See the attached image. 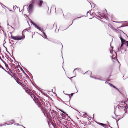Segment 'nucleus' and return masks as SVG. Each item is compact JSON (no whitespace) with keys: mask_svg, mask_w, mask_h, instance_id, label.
<instances>
[{"mask_svg":"<svg viewBox=\"0 0 128 128\" xmlns=\"http://www.w3.org/2000/svg\"><path fill=\"white\" fill-rule=\"evenodd\" d=\"M112 48L110 50V54H112V59L116 60L117 58V54L114 51H113V47H112Z\"/></svg>","mask_w":128,"mask_h":128,"instance_id":"f257e3e1","label":"nucleus"},{"mask_svg":"<svg viewBox=\"0 0 128 128\" xmlns=\"http://www.w3.org/2000/svg\"><path fill=\"white\" fill-rule=\"evenodd\" d=\"M11 37L13 39L15 40H20L22 39H24L25 38V36H11Z\"/></svg>","mask_w":128,"mask_h":128,"instance_id":"f03ea898","label":"nucleus"},{"mask_svg":"<svg viewBox=\"0 0 128 128\" xmlns=\"http://www.w3.org/2000/svg\"><path fill=\"white\" fill-rule=\"evenodd\" d=\"M49 112H48V113L50 115V114L51 113L52 116L54 117H57V114H58L57 112L55 111L54 110H52L50 109H49Z\"/></svg>","mask_w":128,"mask_h":128,"instance_id":"7ed1b4c3","label":"nucleus"},{"mask_svg":"<svg viewBox=\"0 0 128 128\" xmlns=\"http://www.w3.org/2000/svg\"><path fill=\"white\" fill-rule=\"evenodd\" d=\"M32 4H30L29 6L27 8V10L29 14L31 13L33 10V5L32 4Z\"/></svg>","mask_w":128,"mask_h":128,"instance_id":"20e7f679","label":"nucleus"},{"mask_svg":"<svg viewBox=\"0 0 128 128\" xmlns=\"http://www.w3.org/2000/svg\"><path fill=\"white\" fill-rule=\"evenodd\" d=\"M29 20L30 21L31 23H32V25L35 27L36 28H37V29L41 31V32H42V31L43 30L42 28L38 27L37 25H36L32 21V20L30 19H29Z\"/></svg>","mask_w":128,"mask_h":128,"instance_id":"39448f33","label":"nucleus"},{"mask_svg":"<svg viewBox=\"0 0 128 128\" xmlns=\"http://www.w3.org/2000/svg\"><path fill=\"white\" fill-rule=\"evenodd\" d=\"M43 33V34L42 35V36L44 38L48 40V39L47 37V36L46 34L44 32H42Z\"/></svg>","mask_w":128,"mask_h":128,"instance_id":"423d86ee","label":"nucleus"},{"mask_svg":"<svg viewBox=\"0 0 128 128\" xmlns=\"http://www.w3.org/2000/svg\"><path fill=\"white\" fill-rule=\"evenodd\" d=\"M38 106L40 108L41 110H42L43 109V108L42 107V104L40 102H38V103L37 104Z\"/></svg>","mask_w":128,"mask_h":128,"instance_id":"0eeeda50","label":"nucleus"},{"mask_svg":"<svg viewBox=\"0 0 128 128\" xmlns=\"http://www.w3.org/2000/svg\"><path fill=\"white\" fill-rule=\"evenodd\" d=\"M10 121H12V122H10V124H7L6 123H5L4 124H3L4 125V126H6V125H9V124H12L13 122H14V120H12Z\"/></svg>","mask_w":128,"mask_h":128,"instance_id":"6e6552de","label":"nucleus"},{"mask_svg":"<svg viewBox=\"0 0 128 128\" xmlns=\"http://www.w3.org/2000/svg\"><path fill=\"white\" fill-rule=\"evenodd\" d=\"M110 28L112 29L114 31L116 32H117V30H116L114 27L112 25L110 24Z\"/></svg>","mask_w":128,"mask_h":128,"instance_id":"1a4fd4ad","label":"nucleus"},{"mask_svg":"<svg viewBox=\"0 0 128 128\" xmlns=\"http://www.w3.org/2000/svg\"><path fill=\"white\" fill-rule=\"evenodd\" d=\"M95 14L98 17L100 18H102L100 16H101V17H103V16H102L101 15H100V14L98 12H96L95 13Z\"/></svg>","mask_w":128,"mask_h":128,"instance_id":"9d476101","label":"nucleus"},{"mask_svg":"<svg viewBox=\"0 0 128 128\" xmlns=\"http://www.w3.org/2000/svg\"><path fill=\"white\" fill-rule=\"evenodd\" d=\"M90 77H91V78H94L95 79H98V80H103L102 79H101V78H96V77H94L92 76L91 75H90Z\"/></svg>","mask_w":128,"mask_h":128,"instance_id":"9b49d317","label":"nucleus"},{"mask_svg":"<svg viewBox=\"0 0 128 128\" xmlns=\"http://www.w3.org/2000/svg\"><path fill=\"white\" fill-rule=\"evenodd\" d=\"M28 30V29H26L23 30V31L22 32V36H24V33L25 32H26L27 30Z\"/></svg>","mask_w":128,"mask_h":128,"instance_id":"f8f14e48","label":"nucleus"},{"mask_svg":"<svg viewBox=\"0 0 128 128\" xmlns=\"http://www.w3.org/2000/svg\"><path fill=\"white\" fill-rule=\"evenodd\" d=\"M61 115L62 116V118L64 119L66 118V116L64 114H61Z\"/></svg>","mask_w":128,"mask_h":128,"instance_id":"ddd939ff","label":"nucleus"},{"mask_svg":"<svg viewBox=\"0 0 128 128\" xmlns=\"http://www.w3.org/2000/svg\"><path fill=\"white\" fill-rule=\"evenodd\" d=\"M121 43H126V41H127L125 40L123 38L121 40Z\"/></svg>","mask_w":128,"mask_h":128,"instance_id":"4468645a","label":"nucleus"},{"mask_svg":"<svg viewBox=\"0 0 128 128\" xmlns=\"http://www.w3.org/2000/svg\"><path fill=\"white\" fill-rule=\"evenodd\" d=\"M40 3H39V5L40 6H42V4L43 2V1L42 0H40L39 1Z\"/></svg>","mask_w":128,"mask_h":128,"instance_id":"2eb2a0df","label":"nucleus"},{"mask_svg":"<svg viewBox=\"0 0 128 128\" xmlns=\"http://www.w3.org/2000/svg\"><path fill=\"white\" fill-rule=\"evenodd\" d=\"M115 22L116 23L125 22H126L128 24V21H126L124 22Z\"/></svg>","mask_w":128,"mask_h":128,"instance_id":"dca6fc26","label":"nucleus"},{"mask_svg":"<svg viewBox=\"0 0 128 128\" xmlns=\"http://www.w3.org/2000/svg\"><path fill=\"white\" fill-rule=\"evenodd\" d=\"M101 126H102V127H104V128H107L106 127V125L102 123V125H101Z\"/></svg>","mask_w":128,"mask_h":128,"instance_id":"f3484780","label":"nucleus"},{"mask_svg":"<svg viewBox=\"0 0 128 128\" xmlns=\"http://www.w3.org/2000/svg\"><path fill=\"white\" fill-rule=\"evenodd\" d=\"M57 23L56 22H55L53 25V27L54 28V27H55V28H56L57 26Z\"/></svg>","mask_w":128,"mask_h":128,"instance_id":"a211bd4d","label":"nucleus"},{"mask_svg":"<svg viewBox=\"0 0 128 128\" xmlns=\"http://www.w3.org/2000/svg\"><path fill=\"white\" fill-rule=\"evenodd\" d=\"M86 116H88L87 114L85 112H84L83 114V116L84 117H86Z\"/></svg>","mask_w":128,"mask_h":128,"instance_id":"6ab92c4d","label":"nucleus"},{"mask_svg":"<svg viewBox=\"0 0 128 128\" xmlns=\"http://www.w3.org/2000/svg\"><path fill=\"white\" fill-rule=\"evenodd\" d=\"M109 84L112 87L114 88H116V87L115 86L111 83H109Z\"/></svg>","mask_w":128,"mask_h":128,"instance_id":"aec40b11","label":"nucleus"},{"mask_svg":"<svg viewBox=\"0 0 128 128\" xmlns=\"http://www.w3.org/2000/svg\"><path fill=\"white\" fill-rule=\"evenodd\" d=\"M124 107V108H125V106H123L122 105V104H120L119 106L118 107V108H120V107Z\"/></svg>","mask_w":128,"mask_h":128,"instance_id":"412c9836","label":"nucleus"},{"mask_svg":"<svg viewBox=\"0 0 128 128\" xmlns=\"http://www.w3.org/2000/svg\"><path fill=\"white\" fill-rule=\"evenodd\" d=\"M88 72H90V73L91 74L90 75H91L92 74V72H91L90 71H88L86 72L85 73H84V74H86Z\"/></svg>","mask_w":128,"mask_h":128,"instance_id":"4be33fe9","label":"nucleus"},{"mask_svg":"<svg viewBox=\"0 0 128 128\" xmlns=\"http://www.w3.org/2000/svg\"><path fill=\"white\" fill-rule=\"evenodd\" d=\"M80 69H81V68H76L74 69V70L73 71V72H74L76 70H80Z\"/></svg>","mask_w":128,"mask_h":128,"instance_id":"5701e85b","label":"nucleus"},{"mask_svg":"<svg viewBox=\"0 0 128 128\" xmlns=\"http://www.w3.org/2000/svg\"><path fill=\"white\" fill-rule=\"evenodd\" d=\"M124 44H125L124 43H121V46H120V48L121 50L122 49V48H121L123 46V45Z\"/></svg>","mask_w":128,"mask_h":128,"instance_id":"b1692460","label":"nucleus"},{"mask_svg":"<svg viewBox=\"0 0 128 128\" xmlns=\"http://www.w3.org/2000/svg\"><path fill=\"white\" fill-rule=\"evenodd\" d=\"M125 44L128 47V41H127L126 43H125Z\"/></svg>","mask_w":128,"mask_h":128,"instance_id":"393cba45","label":"nucleus"},{"mask_svg":"<svg viewBox=\"0 0 128 128\" xmlns=\"http://www.w3.org/2000/svg\"><path fill=\"white\" fill-rule=\"evenodd\" d=\"M78 92V90H77V91H76V92L74 93H72L71 94H70V95H70V96H72L74 94L77 93Z\"/></svg>","mask_w":128,"mask_h":128,"instance_id":"a878e982","label":"nucleus"},{"mask_svg":"<svg viewBox=\"0 0 128 128\" xmlns=\"http://www.w3.org/2000/svg\"><path fill=\"white\" fill-rule=\"evenodd\" d=\"M115 88L116 90H117L119 92L120 94L121 93V92H120V91L116 87V88Z\"/></svg>","mask_w":128,"mask_h":128,"instance_id":"bb28decb","label":"nucleus"},{"mask_svg":"<svg viewBox=\"0 0 128 128\" xmlns=\"http://www.w3.org/2000/svg\"><path fill=\"white\" fill-rule=\"evenodd\" d=\"M115 88L116 90H117L119 92L120 94L121 93V92H120V91L116 87V88Z\"/></svg>","mask_w":128,"mask_h":128,"instance_id":"cd10ccee","label":"nucleus"},{"mask_svg":"<svg viewBox=\"0 0 128 128\" xmlns=\"http://www.w3.org/2000/svg\"><path fill=\"white\" fill-rule=\"evenodd\" d=\"M120 30L121 31H122L124 33V34L126 35V36L128 38V36H127V34H125V33H124L123 32V31H122V30Z\"/></svg>","mask_w":128,"mask_h":128,"instance_id":"c85d7f7f","label":"nucleus"},{"mask_svg":"<svg viewBox=\"0 0 128 128\" xmlns=\"http://www.w3.org/2000/svg\"><path fill=\"white\" fill-rule=\"evenodd\" d=\"M99 125H100V126H101V125H102V123H100V122H96Z\"/></svg>","mask_w":128,"mask_h":128,"instance_id":"c756f323","label":"nucleus"},{"mask_svg":"<svg viewBox=\"0 0 128 128\" xmlns=\"http://www.w3.org/2000/svg\"><path fill=\"white\" fill-rule=\"evenodd\" d=\"M1 61H2V62L4 64H6V62L4 61L1 58L0 59Z\"/></svg>","mask_w":128,"mask_h":128,"instance_id":"7c9ffc66","label":"nucleus"},{"mask_svg":"<svg viewBox=\"0 0 128 128\" xmlns=\"http://www.w3.org/2000/svg\"><path fill=\"white\" fill-rule=\"evenodd\" d=\"M16 82H17V83L19 84H20V85H21L22 84V83L20 82H18V81H17L16 80Z\"/></svg>","mask_w":128,"mask_h":128,"instance_id":"2f4dec72","label":"nucleus"},{"mask_svg":"<svg viewBox=\"0 0 128 128\" xmlns=\"http://www.w3.org/2000/svg\"><path fill=\"white\" fill-rule=\"evenodd\" d=\"M76 76V75L75 76H73V77H71V78H69V77H68V78H69V79H70V80H72L71 79V78H74V77H75Z\"/></svg>","mask_w":128,"mask_h":128,"instance_id":"473e14b6","label":"nucleus"},{"mask_svg":"<svg viewBox=\"0 0 128 128\" xmlns=\"http://www.w3.org/2000/svg\"><path fill=\"white\" fill-rule=\"evenodd\" d=\"M92 6H93L94 7H95L96 6V4L93 3V2H92Z\"/></svg>","mask_w":128,"mask_h":128,"instance_id":"72a5a7b5","label":"nucleus"},{"mask_svg":"<svg viewBox=\"0 0 128 128\" xmlns=\"http://www.w3.org/2000/svg\"><path fill=\"white\" fill-rule=\"evenodd\" d=\"M128 26V25H124V26H121L120 27H120L126 26Z\"/></svg>","mask_w":128,"mask_h":128,"instance_id":"f704fd0d","label":"nucleus"},{"mask_svg":"<svg viewBox=\"0 0 128 128\" xmlns=\"http://www.w3.org/2000/svg\"><path fill=\"white\" fill-rule=\"evenodd\" d=\"M88 13H89L90 15H91L90 13V11H88V12H87V15H88Z\"/></svg>","mask_w":128,"mask_h":128,"instance_id":"c9c22d12","label":"nucleus"},{"mask_svg":"<svg viewBox=\"0 0 128 128\" xmlns=\"http://www.w3.org/2000/svg\"><path fill=\"white\" fill-rule=\"evenodd\" d=\"M114 114L116 116V114L115 113V112L116 111V108L115 107H114Z\"/></svg>","mask_w":128,"mask_h":128,"instance_id":"e433bc0d","label":"nucleus"},{"mask_svg":"<svg viewBox=\"0 0 128 128\" xmlns=\"http://www.w3.org/2000/svg\"><path fill=\"white\" fill-rule=\"evenodd\" d=\"M120 40H122V39L123 38H122V36H121V35H120Z\"/></svg>","mask_w":128,"mask_h":128,"instance_id":"4c0bfd02","label":"nucleus"},{"mask_svg":"<svg viewBox=\"0 0 128 128\" xmlns=\"http://www.w3.org/2000/svg\"><path fill=\"white\" fill-rule=\"evenodd\" d=\"M34 100V101L35 103V104H38V102H37V101H35Z\"/></svg>","mask_w":128,"mask_h":128,"instance_id":"58836bf2","label":"nucleus"},{"mask_svg":"<svg viewBox=\"0 0 128 128\" xmlns=\"http://www.w3.org/2000/svg\"><path fill=\"white\" fill-rule=\"evenodd\" d=\"M5 66L6 67H8V65L6 64H6H4Z\"/></svg>","mask_w":128,"mask_h":128,"instance_id":"ea45409f","label":"nucleus"},{"mask_svg":"<svg viewBox=\"0 0 128 128\" xmlns=\"http://www.w3.org/2000/svg\"><path fill=\"white\" fill-rule=\"evenodd\" d=\"M16 6H14L13 7V8L14 10H15L16 9Z\"/></svg>","mask_w":128,"mask_h":128,"instance_id":"a19ab883","label":"nucleus"},{"mask_svg":"<svg viewBox=\"0 0 128 128\" xmlns=\"http://www.w3.org/2000/svg\"><path fill=\"white\" fill-rule=\"evenodd\" d=\"M76 20V19H74V20H73L72 21V24H71L70 25V26H68V27L66 28V29H67L68 28V27H69V26H70V25H71L72 24V23H73V21L74 20Z\"/></svg>","mask_w":128,"mask_h":128,"instance_id":"79ce46f5","label":"nucleus"},{"mask_svg":"<svg viewBox=\"0 0 128 128\" xmlns=\"http://www.w3.org/2000/svg\"><path fill=\"white\" fill-rule=\"evenodd\" d=\"M0 68H2V69H3L4 70H5L4 69V68L3 67H2V66H0Z\"/></svg>","mask_w":128,"mask_h":128,"instance_id":"37998d69","label":"nucleus"},{"mask_svg":"<svg viewBox=\"0 0 128 128\" xmlns=\"http://www.w3.org/2000/svg\"><path fill=\"white\" fill-rule=\"evenodd\" d=\"M16 8H18V9H19V11H20V12H21V11H20V8L19 7L16 6Z\"/></svg>","mask_w":128,"mask_h":128,"instance_id":"c03bdc74","label":"nucleus"},{"mask_svg":"<svg viewBox=\"0 0 128 128\" xmlns=\"http://www.w3.org/2000/svg\"><path fill=\"white\" fill-rule=\"evenodd\" d=\"M7 72L8 73V74L12 76V74H11L10 72Z\"/></svg>","mask_w":128,"mask_h":128,"instance_id":"a18cd8bd","label":"nucleus"},{"mask_svg":"<svg viewBox=\"0 0 128 128\" xmlns=\"http://www.w3.org/2000/svg\"><path fill=\"white\" fill-rule=\"evenodd\" d=\"M4 126V125H3L2 124H0V126Z\"/></svg>","mask_w":128,"mask_h":128,"instance_id":"49530a36","label":"nucleus"},{"mask_svg":"<svg viewBox=\"0 0 128 128\" xmlns=\"http://www.w3.org/2000/svg\"><path fill=\"white\" fill-rule=\"evenodd\" d=\"M59 110H60V111L61 112H63V111L62 110H60V109H58Z\"/></svg>","mask_w":128,"mask_h":128,"instance_id":"de8ad7c7","label":"nucleus"},{"mask_svg":"<svg viewBox=\"0 0 128 128\" xmlns=\"http://www.w3.org/2000/svg\"><path fill=\"white\" fill-rule=\"evenodd\" d=\"M63 112L64 114H66V113L65 112H64L63 111V112Z\"/></svg>","mask_w":128,"mask_h":128,"instance_id":"09e8293b","label":"nucleus"},{"mask_svg":"<svg viewBox=\"0 0 128 128\" xmlns=\"http://www.w3.org/2000/svg\"><path fill=\"white\" fill-rule=\"evenodd\" d=\"M65 114L66 116H68L69 118H70V117H69L68 116V114H67L66 113V114Z\"/></svg>","mask_w":128,"mask_h":128,"instance_id":"8fccbe9b","label":"nucleus"},{"mask_svg":"<svg viewBox=\"0 0 128 128\" xmlns=\"http://www.w3.org/2000/svg\"><path fill=\"white\" fill-rule=\"evenodd\" d=\"M108 125L109 126V127H110V128H113L112 127L110 126V125H109V124H108Z\"/></svg>","mask_w":128,"mask_h":128,"instance_id":"3c124183","label":"nucleus"},{"mask_svg":"<svg viewBox=\"0 0 128 128\" xmlns=\"http://www.w3.org/2000/svg\"><path fill=\"white\" fill-rule=\"evenodd\" d=\"M3 46L6 49V50H7V48L6 47L4 46V45H3Z\"/></svg>","mask_w":128,"mask_h":128,"instance_id":"603ef678","label":"nucleus"},{"mask_svg":"<svg viewBox=\"0 0 128 128\" xmlns=\"http://www.w3.org/2000/svg\"><path fill=\"white\" fill-rule=\"evenodd\" d=\"M62 102H63V103H64V104H65L66 105H67V104H66L65 103H64V101H62Z\"/></svg>","mask_w":128,"mask_h":128,"instance_id":"864d4df0","label":"nucleus"},{"mask_svg":"<svg viewBox=\"0 0 128 128\" xmlns=\"http://www.w3.org/2000/svg\"><path fill=\"white\" fill-rule=\"evenodd\" d=\"M10 26V27H11V28H12L14 29V28L13 27H12V26Z\"/></svg>","mask_w":128,"mask_h":128,"instance_id":"5fc2aeb1","label":"nucleus"},{"mask_svg":"<svg viewBox=\"0 0 128 128\" xmlns=\"http://www.w3.org/2000/svg\"><path fill=\"white\" fill-rule=\"evenodd\" d=\"M20 68L21 70H22H22H23V69L20 66Z\"/></svg>","mask_w":128,"mask_h":128,"instance_id":"6e6d98bb","label":"nucleus"},{"mask_svg":"<svg viewBox=\"0 0 128 128\" xmlns=\"http://www.w3.org/2000/svg\"><path fill=\"white\" fill-rule=\"evenodd\" d=\"M118 62H119V64H120V66H119V67H120V62H119V61H118Z\"/></svg>","mask_w":128,"mask_h":128,"instance_id":"4d7b16f0","label":"nucleus"},{"mask_svg":"<svg viewBox=\"0 0 128 128\" xmlns=\"http://www.w3.org/2000/svg\"><path fill=\"white\" fill-rule=\"evenodd\" d=\"M61 52L62 54V49H61Z\"/></svg>","mask_w":128,"mask_h":128,"instance_id":"13d9d810","label":"nucleus"},{"mask_svg":"<svg viewBox=\"0 0 128 128\" xmlns=\"http://www.w3.org/2000/svg\"><path fill=\"white\" fill-rule=\"evenodd\" d=\"M81 17H81H78V18H80Z\"/></svg>","mask_w":128,"mask_h":128,"instance_id":"bf43d9fd","label":"nucleus"},{"mask_svg":"<svg viewBox=\"0 0 128 128\" xmlns=\"http://www.w3.org/2000/svg\"><path fill=\"white\" fill-rule=\"evenodd\" d=\"M117 126H118V123H117Z\"/></svg>","mask_w":128,"mask_h":128,"instance_id":"052dcab7","label":"nucleus"},{"mask_svg":"<svg viewBox=\"0 0 128 128\" xmlns=\"http://www.w3.org/2000/svg\"><path fill=\"white\" fill-rule=\"evenodd\" d=\"M18 68V66H16V68Z\"/></svg>","mask_w":128,"mask_h":128,"instance_id":"680f3d73","label":"nucleus"},{"mask_svg":"<svg viewBox=\"0 0 128 128\" xmlns=\"http://www.w3.org/2000/svg\"><path fill=\"white\" fill-rule=\"evenodd\" d=\"M32 94H31V95H34V94H32Z\"/></svg>","mask_w":128,"mask_h":128,"instance_id":"e2e57ef3","label":"nucleus"},{"mask_svg":"<svg viewBox=\"0 0 128 128\" xmlns=\"http://www.w3.org/2000/svg\"><path fill=\"white\" fill-rule=\"evenodd\" d=\"M2 5L4 6H5V7H6V6L4 5H3V4H2Z\"/></svg>","mask_w":128,"mask_h":128,"instance_id":"0e129e2a","label":"nucleus"},{"mask_svg":"<svg viewBox=\"0 0 128 128\" xmlns=\"http://www.w3.org/2000/svg\"><path fill=\"white\" fill-rule=\"evenodd\" d=\"M22 126H23V127L24 128H26L25 127H24V126H22Z\"/></svg>","mask_w":128,"mask_h":128,"instance_id":"69168bd1","label":"nucleus"},{"mask_svg":"<svg viewBox=\"0 0 128 128\" xmlns=\"http://www.w3.org/2000/svg\"><path fill=\"white\" fill-rule=\"evenodd\" d=\"M16 124L17 125H19V124Z\"/></svg>","mask_w":128,"mask_h":128,"instance_id":"338daca9","label":"nucleus"},{"mask_svg":"<svg viewBox=\"0 0 128 128\" xmlns=\"http://www.w3.org/2000/svg\"><path fill=\"white\" fill-rule=\"evenodd\" d=\"M88 117L89 118H90V116H88Z\"/></svg>","mask_w":128,"mask_h":128,"instance_id":"774afa93","label":"nucleus"}]
</instances>
